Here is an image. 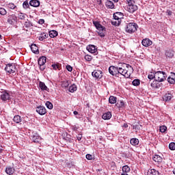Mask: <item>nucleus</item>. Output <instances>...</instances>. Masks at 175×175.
<instances>
[{
	"mask_svg": "<svg viewBox=\"0 0 175 175\" xmlns=\"http://www.w3.org/2000/svg\"><path fill=\"white\" fill-rule=\"evenodd\" d=\"M125 68H131V69H133L129 64L125 63L121 64V66H119L118 68V76L119 77L120 75H121L122 76H124V77L128 79L131 77V74L128 72V70L125 69Z\"/></svg>",
	"mask_w": 175,
	"mask_h": 175,
	"instance_id": "f257e3e1",
	"label": "nucleus"
},
{
	"mask_svg": "<svg viewBox=\"0 0 175 175\" xmlns=\"http://www.w3.org/2000/svg\"><path fill=\"white\" fill-rule=\"evenodd\" d=\"M93 24L98 30L97 32L99 36H100V38H105V32H106V27H103L98 21H93Z\"/></svg>",
	"mask_w": 175,
	"mask_h": 175,
	"instance_id": "f03ea898",
	"label": "nucleus"
},
{
	"mask_svg": "<svg viewBox=\"0 0 175 175\" xmlns=\"http://www.w3.org/2000/svg\"><path fill=\"white\" fill-rule=\"evenodd\" d=\"M127 3H128V5L126 8V10L129 13H135V12L137 10L138 8H137V5L135 4V1L127 0Z\"/></svg>",
	"mask_w": 175,
	"mask_h": 175,
	"instance_id": "7ed1b4c3",
	"label": "nucleus"
},
{
	"mask_svg": "<svg viewBox=\"0 0 175 175\" xmlns=\"http://www.w3.org/2000/svg\"><path fill=\"white\" fill-rule=\"evenodd\" d=\"M126 32L128 33H133L137 31V24L135 23H130L126 25L125 28Z\"/></svg>",
	"mask_w": 175,
	"mask_h": 175,
	"instance_id": "20e7f679",
	"label": "nucleus"
},
{
	"mask_svg": "<svg viewBox=\"0 0 175 175\" xmlns=\"http://www.w3.org/2000/svg\"><path fill=\"white\" fill-rule=\"evenodd\" d=\"M166 80V73L163 71H157L156 72V81L159 83H162Z\"/></svg>",
	"mask_w": 175,
	"mask_h": 175,
	"instance_id": "39448f33",
	"label": "nucleus"
},
{
	"mask_svg": "<svg viewBox=\"0 0 175 175\" xmlns=\"http://www.w3.org/2000/svg\"><path fill=\"white\" fill-rule=\"evenodd\" d=\"M5 70L7 73H10V75H12V73H16V65L14 64H6Z\"/></svg>",
	"mask_w": 175,
	"mask_h": 175,
	"instance_id": "423d86ee",
	"label": "nucleus"
},
{
	"mask_svg": "<svg viewBox=\"0 0 175 175\" xmlns=\"http://www.w3.org/2000/svg\"><path fill=\"white\" fill-rule=\"evenodd\" d=\"M46 59L47 58L45 56H42L38 59V65L40 70H44L46 69Z\"/></svg>",
	"mask_w": 175,
	"mask_h": 175,
	"instance_id": "0eeeda50",
	"label": "nucleus"
},
{
	"mask_svg": "<svg viewBox=\"0 0 175 175\" xmlns=\"http://www.w3.org/2000/svg\"><path fill=\"white\" fill-rule=\"evenodd\" d=\"M1 99L3 102H6L7 100H10V99H12V96L10 95V92L8 91L1 92Z\"/></svg>",
	"mask_w": 175,
	"mask_h": 175,
	"instance_id": "6e6552de",
	"label": "nucleus"
},
{
	"mask_svg": "<svg viewBox=\"0 0 175 175\" xmlns=\"http://www.w3.org/2000/svg\"><path fill=\"white\" fill-rule=\"evenodd\" d=\"M109 72L112 76H116V77H118V67H116L114 66H109Z\"/></svg>",
	"mask_w": 175,
	"mask_h": 175,
	"instance_id": "1a4fd4ad",
	"label": "nucleus"
},
{
	"mask_svg": "<svg viewBox=\"0 0 175 175\" xmlns=\"http://www.w3.org/2000/svg\"><path fill=\"white\" fill-rule=\"evenodd\" d=\"M92 75L95 78V79H102L103 77V72L102 70H94L92 72Z\"/></svg>",
	"mask_w": 175,
	"mask_h": 175,
	"instance_id": "9d476101",
	"label": "nucleus"
},
{
	"mask_svg": "<svg viewBox=\"0 0 175 175\" xmlns=\"http://www.w3.org/2000/svg\"><path fill=\"white\" fill-rule=\"evenodd\" d=\"M30 137L33 143H40V140H42V137L38 133L32 134Z\"/></svg>",
	"mask_w": 175,
	"mask_h": 175,
	"instance_id": "9b49d317",
	"label": "nucleus"
},
{
	"mask_svg": "<svg viewBox=\"0 0 175 175\" xmlns=\"http://www.w3.org/2000/svg\"><path fill=\"white\" fill-rule=\"evenodd\" d=\"M36 111L40 114V116H44L47 111L46 110V107L43 106H38L36 108Z\"/></svg>",
	"mask_w": 175,
	"mask_h": 175,
	"instance_id": "f8f14e48",
	"label": "nucleus"
},
{
	"mask_svg": "<svg viewBox=\"0 0 175 175\" xmlns=\"http://www.w3.org/2000/svg\"><path fill=\"white\" fill-rule=\"evenodd\" d=\"M17 22V16L14 14H12L9 16V18L8 19V23L10 24L11 25H13L14 23Z\"/></svg>",
	"mask_w": 175,
	"mask_h": 175,
	"instance_id": "ddd939ff",
	"label": "nucleus"
},
{
	"mask_svg": "<svg viewBox=\"0 0 175 175\" xmlns=\"http://www.w3.org/2000/svg\"><path fill=\"white\" fill-rule=\"evenodd\" d=\"M142 45L144 46V47H149V46H151L152 44V41H151L148 38H145L142 42Z\"/></svg>",
	"mask_w": 175,
	"mask_h": 175,
	"instance_id": "4468645a",
	"label": "nucleus"
},
{
	"mask_svg": "<svg viewBox=\"0 0 175 175\" xmlns=\"http://www.w3.org/2000/svg\"><path fill=\"white\" fill-rule=\"evenodd\" d=\"M30 6H33V8H39L40 5V1L39 0H31L29 1Z\"/></svg>",
	"mask_w": 175,
	"mask_h": 175,
	"instance_id": "2eb2a0df",
	"label": "nucleus"
},
{
	"mask_svg": "<svg viewBox=\"0 0 175 175\" xmlns=\"http://www.w3.org/2000/svg\"><path fill=\"white\" fill-rule=\"evenodd\" d=\"M172 98H173V95L170 93H166L163 97V100L164 102H170L172 100Z\"/></svg>",
	"mask_w": 175,
	"mask_h": 175,
	"instance_id": "dca6fc26",
	"label": "nucleus"
},
{
	"mask_svg": "<svg viewBox=\"0 0 175 175\" xmlns=\"http://www.w3.org/2000/svg\"><path fill=\"white\" fill-rule=\"evenodd\" d=\"M86 49L88 51H89V53H91L92 54L96 53V47L95 46V45H88Z\"/></svg>",
	"mask_w": 175,
	"mask_h": 175,
	"instance_id": "f3484780",
	"label": "nucleus"
},
{
	"mask_svg": "<svg viewBox=\"0 0 175 175\" xmlns=\"http://www.w3.org/2000/svg\"><path fill=\"white\" fill-rule=\"evenodd\" d=\"M105 6L107 9H114V3L110 0H107L105 2Z\"/></svg>",
	"mask_w": 175,
	"mask_h": 175,
	"instance_id": "a211bd4d",
	"label": "nucleus"
},
{
	"mask_svg": "<svg viewBox=\"0 0 175 175\" xmlns=\"http://www.w3.org/2000/svg\"><path fill=\"white\" fill-rule=\"evenodd\" d=\"M30 47L32 53L34 54H39V49H38V46H36V44H32Z\"/></svg>",
	"mask_w": 175,
	"mask_h": 175,
	"instance_id": "6ab92c4d",
	"label": "nucleus"
},
{
	"mask_svg": "<svg viewBox=\"0 0 175 175\" xmlns=\"http://www.w3.org/2000/svg\"><path fill=\"white\" fill-rule=\"evenodd\" d=\"M39 87L42 91H49V88H47L44 82L40 81Z\"/></svg>",
	"mask_w": 175,
	"mask_h": 175,
	"instance_id": "aec40b11",
	"label": "nucleus"
},
{
	"mask_svg": "<svg viewBox=\"0 0 175 175\" xmlns=\"http://www.w3.org/2000/svg\"><path fill=\"white\" fill-rule=\"evenodd\" d=\"M165 56L167 58H173L174 56V52L172 50H167L165 51Z\"/></svg>",
	"mask_w": 175,
	"mask_h": 175,
	"instance_id": "412c9836",
	"label": "nucleus"
},
{
	"mask_svg": "<svg viewBox=\"0 0 175 175\" xmlns=\"http://www.w3.org/2000/svg\"><path fill=\"white\" fill-rule=\"evenodd\" d=\"M123 14L121 12H116L113 14V18L114 20H121L122 18Z\"/></svg>",
	"mask_w": 175,
	"mask_h": 175,
	"instance_id": "4be33fe9",
	"label": "nucleus"
},
{
	"mask_svg": "<svg viewBox=\"0 0 175 175\" xmlns=\"http://www.w3.org/2000/svg\"><path fill=\"white\" fill-rule=\"evenodd\" d=\"M49 38V34L46 33H42L38 36V40H40L41 42L44 40V39H47Z\"/></svg>",
	"mask_w": 175,
	"mask_h": 175,
	"instance_id": "5701e85b",
	"label": "nucleus"
},
{
	"mask_svg": "<svg viewBox=\"0 0 175 175\" xmlns=\"http://www.w3.org/2000/svg\"><path fill=\"white\" fill-rule=\"evenodd\" d=\"M5 173H7L9 175H12L14 173V168L8 166L5 168Z\"/></svg>",
	"mask_w": 175,
	"mask_h": 175,
	"instance_id": "b1692460",
	"label": "nucleus"
},
{
	"mask_svg": "<svg viewBox=\"0 0 175 175\" xmlns=\"http://www.w3.org/2000/svg\"><path fill=\"white\" fill-rule=\"evenodd\" d=\"M102 118L103 120H110V118H111V112L108 111L107 113H103Z\"/></svg>",
	"mask_w": 175,
	"mask_h": 175,
	"instance_id": "393cba45",
	"label": "nucleus"
},
{
	"mask_svg": "<svg viewBox=\"0 0 175 175\" xmlns=\"http://www.w3.org/2000/svg\"><path fill=\"white\" fill-rule=\"evenodd\" d=\"M109 103L111 105H114L115 103H117V97L114 96H111L109 98Z\"/></svg>",
	"mask_w": 175,
	"mask_h": 175,
	"instance_id": "a878e982",
	"label": "nucleus"
},
{
	"mask_svg": "<svg viewBox=\"0 0 175 175\" xmlns=\"http://www.w3.org/2000/svg\"><path fill=\"white\" fill-rule=\"evenodd\" d=\"M13 121H14V122H16V124H20V122H21V121H23V119L21 118V116L17 115L14 117Z\"/></svg>",
	"mask_w": 175,
	"mask_h": 175,
	"instance_id": "bb28decb",
	"label": "nucleus"
},
{
	"mask_svg": "<svg viewBox=\"0 0 175 175\" xmlns=\"http://www.w3.org/2000/svg\"><path fill=\"white\" fill-rule=\"evenodd\" d=\"M147 175H159V172L157 171L155 169L149 170Z\"/></svg>",
	"mask_w": 175,
	"mask_h": 175,
	"instance_id": "cd10ccee",
	"label": "nucleus"
},
{
	"mask_svg": "<svg viewBox=\"0 0 175 175\" xmlns=\"http://www.w3.org/2000/svg\"><path fill=\"white\" fill-rule=\"evenodd\" d=\"M7 8L11 9L12 10H16L17 12V5H14L13 3H10L7 4Z\"/></svg>",
	"mask_w": 175,
	"mask_h": 175,
	"instance_id": "c85d7f7f",
	"label": "nucleus"
},
{
	"mask_svg": "<svg viewBox=\"0 0 175 175\" xmlns=\"http://www.w3.org/2000/svg\"><path fill=\"white\" fill-rule=\"evenodd\" d=\"M69 92H75V91H77V86L76 85V84H72L69 87L68 89Z\"/></svg>",
	"mask_w": 175,
	"mask_h": 175,
	"instance_id": "c756f323",
	"label": "nucleus"
},
{
	"mask_svg": "<svg viewBox=\"0 0 175 175\" xmlns=\"http://www.w3.org/2000/svg\"><path fill=\"white\" fill-rule=\"evenodd\" d=\"M130 143L132 146H138L139 145V139L137 138H132L130 140Z\"/></svg>",
	"mask_w": 175,
	"mask_h": 175,
	"instance_id": "7c9ffc66",
	"label": "nucleus"
},
{
	"mask_svg": "<svg viewBox=\"0 0 175 175\" xmlns=\"http://www.w3.org/2000/svg\"><path fill=\"white\" fill-rule=\"evenodd\" d=\"M153 161H154V162H161L162 161V158L161 157V156L158 155V154H154L152 157Z\"/></svg>",
	"mask_w": 175,
	"mask_h": 175,
	"instance_id": "2f4dec72",
	"label": "nucleus"
},
{
	"mask_svg": "<svg viewBox=\"0 0 175 175\" xmlns=\"http://www.w3.org/2000/svg\"><path fill=\"white\" fill-rule=\"evenodd\" d=\"M50 38H55V36H58V31L55 30H51L49 31Z\"/></svg>",
	"mask_w": 175,
	"mask_h": 175,
	"instance_id": "473e14b6",
	"label": "nucleus"
},
{
	"mask_svg": "<svg viewBox=\"0 0 175 175\" xmlns=\"http://www.w3.org/2000/svg\"><path fill=\"white\" fill-rule=\"evenodd\" d=\"M24 26L25 28H31V27H33V25L31 23L29 20L27 19V21L25 22Z\"/></svg>",
	"mask_w": 175,
	"mask_h": 175,
	"instance_id": "72a5a7b5",
	"label": "nucleus"
},
{
	"mask_svg": "<svg viewBox=\"0 0 175 175\" xmlns=\"http://www.w3.org/2000/svg\"><path fill=\"white\" fill-rule=\"evenodd\" d=\"M122 172L123 173H129V172H131V167H129V166L127 165H124L122 167Z\"/></svg>",
	"mask_w": 175,
	"mask_h": 175,
	"instance_id": "f704fd0d",
	"label": "nucleus"
},
{
	"mask_svg": "<svg viewBox=\"0 0 175 175\" xmlns=\"http://www.w3.org/2000/svg\"><path fill=\"white\" fill-rule=\"evenodd\" d=\"M26 17H27L26 14H24L23 12H20L19 14H18V18H19V20H25Z\"/></svg>",
	"mask_w": 175,
	"mask_h": 175,
	"instance_id": "c9c22d12",
	"label": "nucleus"
},
{
	"mask_svg": "<svg viewBox=\"0 0 175 175\" xmlns=\"http://www.w3.org/2000/svg\"><path fill=\"white\" fill-rule=\"evenodd\" d=\"M148 79H149V80H152L153 79H156V72L155 73L150 72L148 75Z\"/></svg>",
	"mask_w": 175,
	"mask_h": 175,
	"instance_id": "e433bc0d",
	"label": "nucleus"
},
{
	"mask_svg": "<svg viewBox=\"0 0 175 175\" xmlns=\"http://www.w3.org/2000/svg\"><path fill=\"white\" fill-rule=\"evenodd\" d=\"M45 105L46 106L47 109H49V110L53 109V103H51L50 101H46Z\"/></svg>",
	"mask_w": 175,
	"mask_h": 175,
	"instance_id": "4c0bfd02",
	"label": "nucleus"
},
{
	"mask_svg": "<svg viewBox=\"0 0 175 175\" xmlns=\"http://www.w3.org/2000/svg\"><path fill=\"white\" fill-rule=\"evenodd\" d=\"M29 5L28 0L25 1L23 3V9H28L29 8Z\"/></svg>",
	"mask_w": 175,
	"mask_h": 175,
	"instance_id": "58836bf2",
	"label": "nucleus"
},
{
	"mask_svg": "<svg viewBox=\"0 0 175 175\" xmlns=\"http://www.w3.org/2000/svg\"><path fill=\"white\" fill-rule=\"evenodd\" d=\"M133 85H135V87H137V85H140V80L139 79H134L133 81Z\"/></svg>",
	"mask_w": 175,
	"mask_h": 175,
	"instance_id": "ea45409f",
	"label": "nucleus"
},
{
	"mask_svg": "<svg viewBox=\"0 0 175 175\" xmlns=\"http://www.w3.org/2000/svg\"><path fill=\"white\" fill-rule=\"evenodd\" d=\"M167 130V127L166 126H161L159 131L161 132V133H165L166 131Z\"/></svg>",
	"mask_w": 175,
	"mask_h": 175,
	"instance_id": "a19ab883",
	"label": "nucleus"
},
{
	"mask_svg": "<svg viewBox=\"0 0 175 175\" xmlns=\"http://www.w3.org/2000/svg\"><path fill=\"white\" fill-rule=\"evenodd\" d=\"M112 25H115V27H118L121 24V21L117 20V21H111Z\"/></svg>",
	"mask_w": 175,
	"mask_h": 175,
	"instance_id": "79ce46f5",
	"label": "nucleus"
},
{
	"mask_svg": "<svg viewBox=\"0 0 175 175\" xmlns=\"http://www.w3.org/2000/svg\"><path fill=\"white\" fill-rule=\"evenodd\" d=\"M6 13H8V12L5 10V8H0V14L1 16L6 15Z\"/></svg>",
	"mask_w": 175,
	"mask_h": 175,
	"instance_id": "37998d69",
	"label": "nucleus"
},
{
	"mask_svg": "<svg viewBox=\"0 0 175 175\" xmlns=\"http://www.w3.org/2000/svg\"><path fill=\"white\" fill-rule=\"evenodd\" d=\"M169 148H170V150H172V151H174V150H175V143L174 142H171L169 144Z\"/></svg>",
	"mask_w": 175,
	"mask_h": 175,
	"instance_id": "c03bdc74",
	"label": "nucleus"
},
{
	"mask_svg": "<svg viewBox=\"0 0 175 175\" xmlns=\"http://www.w3.org/2000/svg\"><path fill=\"white\" fill-rule=\"evenodd\" d=\"M85 61H88V62H90V61H92V56L86 55H85Z\"/></svg>",
	"mask_w": 175,
	"mask_h": 175,
	"instance_id": "a18cd8bd",
	"label": "nucleus"
},
{
	"mask_svg": "<svg viewBox=\"0 0 175 175\" xmlns=\"http://www.w3.org/2000/svg\"><path fill=\"white\" fill-rule=\"evenodd\" d=\"M167 81H168V83H170V84H175V79H174V78H172V77H169L167 78Z\"/></svg>",
	"mask_w": 175,
	"mask_h": 175,
	"instance_id": "49530a36",
	"label": "nucleus"
},
{
	"mask_svg": "<svg viewBox=\"0 0 175 175\" xmlns=\"http://www.w3.org/2000/svg\"><path fill=\"white\" fill-rule=\"evenodd\" d=\"M117 106L119 109H121V107H124V106H125V103L124 101H120V103H118Z\"/></svg>",
	"mask_w": 175,
	"mask_h": 175,
	"instance_id": "de8ad7c7",
	"label": "nucleus"
},
{
	"mask_svg": "<svg viewBox=\"0 0 175 175\" xmlns=\"http://www.w3.org/2000/svg\"><path fill=\"white\" fill-rule=\"evenodd\" d=\"M62 87L66 88V87H69V82L64 81L62 84Z\"/></svg>",
	"mask_w": 175,
	"mask_h": 175,
	"instance_id": "09e8293b",
	"label": "nucleus"
},
{
	"mask_svg": "<svg viewBox=\"0 0 175 175\" xmlns=\"http://www.w3.org/2000/svg\"><path fill=\"white\" fill-rule=\"evenodd\" d=\"M86 159H88V161H92V156L90 154H86Z\"/></svg>",
	"mask_w": 175,
	"mask_h": 175,
	"instance_id": "8fccbe9b",
	"label": "nucleus"
},
{
	"mask_svg": "<svg viewBox=\"0 0 175 175\" xmlns=\"http://www.w3.org/2000/svg\"><path fill=\"white\" fill-rule=\"evenodd\" d=\"M66 69L68 72H72L73 70V68L71 67L70 65H67L66 66Z\"/></svg>",
	"mask_w": 175,
	"mask_h": 175,
	"instance_id": "3c124183",
	"label": "nucleus"
},
{
	"mask_svg": "<svg viewBox=\"0 0 175 175\" xmlns=\"http://www.w3.org/2000/svg\"><path fill=\"white\" fill-rule=\"evenodd\" d=\"M73 114L74 116H76V118H80V115L79 114V112H77V111H74Z\"/></svg>",
	"mask_w": 175,
	"mask_h": 175,
	"instance_id": "603ef678",
	"label": "nucleus"
},
{
	"mask_svg": "<svg viewBox=\"0 0 175 175\" xmlns=\"http://www.w3.org/2000/svg\"><path fill=\"white\" fill-rule=\"evenodd\" d=\"M52 68L55 70H57V69H58L59 68V66L57 64H52Z\"/></svg>",
	"mask_w": 175,
	"mask_h": 175,
	"instance_id": "864d4df0",
	"label": "nucleus"
},
{
	"mask_svg": "<svg viewBox=\"0 0 175 175\" xmlns=\"http://www.w3.org/2000/svg\"><path fill=\"white\" fill-rule=\"evenodd\" d=\"M77 140H78L79 142H80V140H81V139L83 138V135H81V134H78V135H77Z\"/></svg>",
	"mask_w": 175,
	"mask_h": 175,
	"instance_id": "5fc2aeb1",
	"label": "nucleus"
},
{
	"mask_svg": "<svg viewBox=\"0 0 175 175\" xmlns=\"http://www.w3.org/2000/svg\"><path fill=\"white\" fill-rule=\"evenodd\" d=\"M38 23L40 24V25H43V24H44V19H40Z\"/></svg>",
	"mask_w": 175,
	"mask_h": 175,
	"instance_id": "6e6d98bb",
	"label": "nucleus"
},
{
	"mask_svg": "<svg viewBox=\"0 0 175 175\" xmlns=\"http://www.w3.org/2000/svg\"><path fill=\"white\" fill-rule=\"evenodd\" d=\"M166 13H167V16H172L173 12L172 11L167 10Z\"/></svg>",
	"mask_w": 175,
	"mask_h": 175,
	"instance_id": "4d7b16f0",
	"label": "nucleus"
},
{
	"mask_svg": "<svg viewBox=\"0 0 175 175\" xmlns=\"http://www.w3.org/2000/svg\"><path fill=\"white\" fill-rule=\"evenodd\" d=\"M73 131H77V128H76V126H72Z\"/></svg>",
	"mask_w": 175,
	"mask_h": 175,
	"instance_id": "13d9d810",
	"label": "nucleus"
},
{
	"mask_svg": "<svg viewBox=\"0 0 175 175\" xmlns=\"http://www.w3.org/2000/svg\"><path fill=\"white\" fill-rule=\"evenodd\" d=\"M123 126H124V128H128V124H124L123 125Z\"/></svg>",
	"mask_w": 175,
	"mask_h": 175,
	"instance_id": "bf43d9fd",
	"label": "nucleus"
},
{
	"mask_svg": "<svg viewBox=\"0 0 175 175\" xmlns=\"http://www.w3.org/2000/svg\"><path fill=\"white\" fill-rule=\"evenodd\" d=\"M101 4H102V0H99L98 5H101Z\"/></svg>",
	"mask_w": 175,
	"mask_h": 175,
	"instance_id": "052dcab7",
	"label": "nucleus"
},
{
	"mask_svg": "<svg viewBox=\"0 0 175 175\" xmlns=\"http://www.w3.org/2000/svg\"><path fill=\"white\" fill-rule=\"evenodd\" d=\"M121 175H129L126 174V172H124L123 174H122Z\"/></svg>",
	"mask_w": 175,
	"mask_h": 175,
	"instance_id": "680f3d73",
	"label": "nucleus"
},
{
	"mask_svg": "<svg viewBox=\"0 0 175 175\" xmlns=\"http://www.w3.org/2000/svg\"><path fill=\"white\" fill-rule=\"evenodd\" d=\"M2 151H3V150H2V148H0V154L2 152Z\"/></svg>",
	"mask_w": 175,
	"mask_h": 175,
	"instance_id": "e2e57ef3",
	"label": "nucleus"
},
{
	"mask_svg": "<svg viewBox=\"0 0 175 175\" xmlns=\"http://www.w3.org/2000/svg\"><path fill=\"white\" fill-rule=\"evenodd\" d=\"M113 2H118V0H113Z\"/></svg>",
	"mask_w": 175,
	"mask_h": 175,
	"instance_id": "0e129e2a",
	"label": "nucleus"
},
{
	"mask_svg": "<svg viewBox=\"0 0 175 175\" xmlns=\"http://www.w3.org/2000/svg\"><path fill=\"white\" fill-rule=\"evenodd\" d=\"M173 173H174V174H175V169L174 170Z\"/></svg>",
	"mask_w": 175,
	"mask_h": 175,
	"instance_id": "69168bd1",
	"label": "nucleus"
},
{
	"mask_svg": "<svg viewBox=\"0 0 175 175\" xmlns=\"http://www.w3.org/2000/svg\"><path fill=\"white\" fill-rule=\"evenodd\" d=\"M1 38H2V35L0 34V39H1Z\"/></svg>",
	"mask_w": 175,
	"mask_h": 175,
	"instance_id": "338daca9",
	"label": "nucleus"
},
{
	"mask_svg": "<svg viewBox=\"0 0 175 175\" xmlns=\"http://www.w3.org/2000/svg\"><path fill=\"white\" fill-rule=\"evenodd\" d=\"M174 76H175V74H174Z\"/></svg>",
	"mask_w": 175,
	"mask_h": 175,
	"instance_id": "774afa93",
	"label": "nucleus"
}]
</instances>
